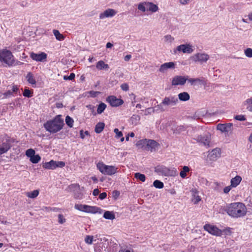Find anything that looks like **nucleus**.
I'll return each mask as SVG.
<instances>
[{"label":"nucleus","mask_w":252,"mask_h":252,"mask_svg":"<svg viewBox=\"0 0 252 252\" xmlns=\"http://www.w3.org/2000/svg\"><path fill=\"white\" fill-rule=\"evenodd\" d=\"M227 214L233 218H238L246 215L247 208L245 204L241 202H235L229 204L224 209Z\"/></svg>","instance_id":"nucleus-1"},{"label":"nucleus","mask_w":252,"mask_h":252,"mask_svg":"<svg viewBox=\"0 0 252 252\" xmlns=\"http://www.w3.org/2000/svg\"><path fill=\"white\" fill-rule=\"evenodd\" d=\"M64 125L61 115L56 116L53 119L49 120L44 124V127L51 133H56L60 131Z\"/></svg>","instance_id":"nucleus-2"},{"label":"nucleus","mask_w":252,"mask_h":252,"mask_svg":"<svg viewBox=\"0 0 252 252\" xmlns=\"http://www.w3.org/2000/svg\"><path fill=\"white\" fill-rule=\"evenodd\" d=\"M155 172L158 175L165 176H175L177 175V170L175 168L169 169L163 165L156 167Z\"/></svg>","instance_id":"nucleus-3"},{"label":"nucleus","mask_w":252,"mask_h":252,"mask_svg":"<svg viewBox=\"0 0 252 252\" xmlns=\"http://www.w3.org/2000/svg\"><path fill=\"white\" fill-rule=\"evenodd\" d=\"M96 166L100 172L105 175H112L117 172L118 168L115 166L107 165L103 162H98Z\"/></svg>","instance_id":"nucleus-4"},{"label":"nucleus","mask_w":252,"mask_h":252,"mask_svg":"<svg viewBox=\"0 0 252 252\" xmlns=\"http://www.w3.org/2000/svg\"><path fill=\"white\" fill-rule=\"evenodd\" d=\"M0 61L5 63L8 66L13 65L14 61L12 53L7 50L0 51Z\"/></svg>","instance_id":"nucleus-5"},{"label":"nucleus","mask_w":252,"mask_h":252,"mask_svg":"<svg viewBox=\"0 0 252 252\" xmlns=\"http://www.w3.org/2000/svg\"><path fill=\"white\" fill-rule=\"evenodd\" d=\"M65 166V162L63 161H56L51 160L49 162H45L43 164L42 167L46 169H55L57 167H63Z\"/></svg>","instance_id":"nucleus-6"},{"label":"nucleus","mask_w":252,"mask_h":252,"mask_svg":"<svg viewBox=\"0 0 252 252\" xmlns=\"http://www.w3.org/2000/svg\"><path fill=\"white\" fill-rule=\"evenodd\" d=\"M106 101L112 107H118L124 103V101L121 98H117L114 95H110L106 98Z\"/></svg>","instance_id":"nucleus-7"},{"label":"nucleus","mask_w":252,"mask_h":252,"mask_svg":"<svg viewBox=\"0 0 252 252\" xmlns=\"http://www.w3.org/2000/svg\"><path fill=\"white\" fill-rule=\"evenodd\" d=\"M198 142L203 144L204 146L209 147V144L211 140V135L208 133L204 135H198L195 138Z\"/></svg>","instance_id":"nucleus-8"},{"label":"nucleus","mask_w":252,"mask_h":252,"mask_svg":"<svg viewBox=\"0 0 252 252\" xmlns=\"http://www.w3.org/2000/svg\"><path fill=\"white\" fill-rule=\"evenodd\" d=\"M204 229L212 235L217 236H221V230L219 229L215 226L206 224L204 226Z\"/></svg>","instance_id":"nucleus-9"},{"label":"nucleus","mask_w":252,"mask_h":252,"mask_svg":"<svg viewBox=\"0 0 252 252\" xmlns=\"http://www.w3.org/2000/svg\"><path fill=\"white\" fill-rule=\"evenodd\" d=\"M178 102V99L176 96L170 95L166 96L162 100V104L166 106H173L176 105Z\"/></svg>","instance_id":"nucleus-10"},{"label":"nucleus","mask_w":252,"mask_h":252,"mask_svg":"<svg viewBox=\"0 0 252 252\" xmlns=\"http://www.w3.org/2000/svg\"><path fill=\"white\" fill-rule=\"evenodd\" d=\"M47 55L44 52H40L37 54L33 52L30 53V57L36 62H43L46 61Z\"/></svg>","instance_id":"nucleus-11"},{"label":"nucleus","mask_w":252,"mask_h":252,"mask_svg":"<svg viewBox=\"0 0 252 252\" xmlns=\"http://www.w3.org/2000/svg\"><path fill=\"white\" fill-rule=\"evenodd\" d=\"M188 80V76L177 75L173 78L172 86L184 85Z\"/></svg>","instance_id":"nucleus-12"},{"label":"nucleus","mask_w":252,"mask_h":252,"mask_svg":"<svg viewBox=\"0 0 252 252\" xmlns=\"http://www.w3.org/2000/svg\"><path fill=\"white\" fill-rule=\"evenodd\" d=\"M192 58L194 62H198L200 63H206L208 60L209 56L205 53H197Z\"/></svg>","instance_id":"nucleus-13"},{"label":"nucleus","mask_w":252,"mask_h":252,"mask_svg":"<svg viewBox=\"0 0 252 252\" xmlns=\"http://www.w3.org/2000/svg\"><path fill=\"white\" fill-rule=\"evenodd\" d=\"M232 123L219 124L217 129L222 132H228L232 130Z\"/></svg>","instance_id":"nucleus-14"},{"label":"nucleus","mask_w":252,"mask_h":252,"mask_svg":"<svg viewBox=\"0 0 252 252\" xmlns=\"http://www.w3.org/2000/svg\"><path fill=\"white\" fill-rule=\"evenodd\" d=\"M146 145V150L150 151L151 152L156 151L159 146L157 142L151 139H147V142Z\"/></svg>","instance_id":"nucleus-15"},{"label":"nucleus","mask_w":252,"mask_h":252,"mask_svg":"<svg viewBox=\"0 0 252 252\" xmlns=\"http://www.w3.org/2000/svg\"><path fill=\"white\" fill-rule=\"evenodd\" d=\"M117 13V11L113 9L108 8L105 10L103 12L101 13L99 17L100 19H103L105 18L112 17L114 16Z\"/></svg>","instance_id":"nucleus-16"},{"label":"nucleus","mask_w":252,"mask_h":252,"mask_svg":"<svg viewBox=\"0 0 252 252\" xmlns=\"http://www.w3.org/2000/svg\"><path fill=\"white\" fill-rule=\"evenodd\" d=\"M177 50L179 52H182L184 53L190 54L193 50L190 44H181L177 47Z\"/></svg>","instance_id":"nucleus-17"},{"label":"nucleus","mask_w":252,"mask_h":252,"mask_svg":"<svg viewBox=\"0 0 252 252\" xmlns=\"http://www.w3.org/2000/svg\"><path fill=\"white\" fill-rule=\"evenodd\" d=\"M220 148H215L210 152L208 155V158L210 160L215 161L220 156Z\"/></svg>","instance_id":"nucleus-18"},{"label":"nucleus","mask_w":252,"mask_h":252,"mask_svg":"<svg viewBox=\"0 0 252 252\" xmlns=\"http://www.w3.org/2000/svg\"><path fill=\"white\" fill-rule=\"evenodd\" d=\"M101 211L102 210L100 208L96 206H91L86 205L83 212L88 213L95 214L98 213L100 214L101 213Z\"/></svg>","instance_id":"nucleus-19"},{"label":"nucleus","mask_w":252,"mask_h":252,"mask_svg":"<svg viewBox=\"0 0 252 252\" xmlns=\"http://www.w3.org/2000/svg\"><path fill=\"white\" fill-rule=\"evenodd\" d=\"M175 68V63L174 62L165 63L161 65L159 69L160 72L164 73L168 69H173Z\"/></svg>","instance_id":"nucleus-20"},{"label":"nucleus","mask_w":252,"mask_h":252,"mask_svg":"<svg viewBox=\"0 0 252 252\" xmlns=\"http://www.w3.org/2000/svg\"><path fill=\"white\" fill-rule=\"evenodd\" d=\"M242 181V178L240 176H236L234 178L231 179L230 183L232 188H235L239 185Z\"/></svg>","instance_id":"nucleus-21"},{"label":"nucleus","mask_w":252,"mask_h":252,"mask_svg":"<svg viewBox=\"0 0 252 252\" xmlns=\"http://www.w3.org/2000/svg\"><path fill=\"white\" fill-rule=\"evenodd\" d=\"M96 67L98 70H108L109 68L108 64L101 60L96 63Z\"/></svg>","instance_id":"nucleus-22"},{"label":"nucleus","mask_w":252,"mask_h":252,"mask_svg":"<svg viewBox=\"0 0 252 252\" xmlns=\"http://www.w3.org/2000/svg\"><path fill=\"white\" fill-rule=\"evenodd\" d=\"M26 78L27 79V80L29 83L32 85H36V81L33 74L32 72H28L26 76Z\"/></svg>","instance_id":"nucleus-23"},{"label":"nucleus","mask_w":252,"mask_h":252,"mask_svg":"<svg viewBox=\"0 0 252 252\" xmlns=\"http://www.w3.org/2000/svg\"><path fill=\"white\" fill-rule=\"evenodd\" d=\"M147 7L148 8L147 10L152 12H156L158 11V7L157 5L154 4L151 2H147Z\"/></svg>","instance_id":"nucleus-24"},{"label":"nucleus","mask_w":252,"mask_h":252,"mask_svg":"<svg viewBox=\"0 0 252 252\" xmlns=\"http://www.w3.org/2000/svg\"><path fill=\"white\" fill-rule=\"evenodd\" d=\"M104 126L105 124L104 123L99 122L95 125L94 131L96 133H100L103 131Z\"/></svg>","instance_id":"nucleus-25"},{"label":"nucleus","mask_w":252,"mask_h":252,"mask_svg":"<svg viewBox=\"0 0 252 252\" xmlns=\"http://www.w3.org/2000/svg\"><path fill=\"white\" fill-rule=\"evenodd\" d=\"M179 99L181 101H186L189 99V94L187 92L180 93L178 94Z\"/></svg>","instance_id":"nucleus-26"},{"label":"nucleus","mask_w":252,"mask_h":252,"mask_svg":"<svg viewBox=\"0 0 252 252\" xmlns=\"http://www.w3.org/2000/svg\"><path fill=\"white\" fill-rule=\"evenodd\" d=\"M147 142V139H144L140 140H139L136 143V146L139 148H141L143 150H146V144Z\"/></svg>","instance_id":"nucleus-27"},{"label":"nucleus","mask_w":252,"mask_h":252,"mask_svg":"<svg viewBox=\"0 0 252 252\" xmlns=\"http://www.w3.org/2000/svg\"><path fill=\"white\" fill-rule=\"evenodd\" d=\"M103 217L105 219L112 220L115 218V216L112 212L107 211L104 212Z\"/></svg>","instance_id":"nucleus-28"},{"label":"nucleus","mask_w":252,"mask_h":252,"mask_svg":"<svg viewBox=\"0 0 252 252\" xmlns=\"http://www.w3.org/2000/svg\"><path fill=\"white\" fill-rule=\"evenodd\" d=\"M53 32L54 35L55 36L57 40H58L59 41H62V40H64V36L63 34H61L58 30H54L53 31Z\"/></svg>","instance_id":"nucleus-29"},{"label":"nucleus","mask_w":252,"mask_h":252,"mask_svg":"<svg viewBox=\"0 0 252 252\" xmlns=\"http://www.w3.org/2000/svg\"><path fill=\"white\" fill-rule=\"evenodd\" d=\"M27 196L31 198H34L39 194V190L37 189L34 190L32 192H27L26 193Z\"/></svg>","instance_id":"nucleus-30"},{"label":"nucleus","mask_w":252,"mask_h":252,"mask_svg":"<svg viewBox=\"0 0 252 252\" xmlns=\"http://www.w3.org/2000/svg\"><path fill=\"white\" fill-rule=\"evenodd\" d=\"M134 177L139 181L144 182L146 180V176L144 174H141L139 172H137L134 174Z\"/></svg>","instance_id":"nucleus-31"},{"label":"nucleus","mask_w":252,"mask_h":252,"mask_svg":"<svg viewBox=\"0 0 252 252\" xmlns=\"http://www.w3.org/2000/svg\"><path fill=\"white\" fill-rule=\"evenodd\" d=\"M0 145L3 148V149L5 150L6 153L10 149L11 147L9 140H6L5 142H3Z\"/></svg>","instance_id":"nucleus-32"},{"label":"nucleus","mask_w":252,"mask_h":252,"mask_svg":"<svg viewBox=\"0 0 252 252\" xmlns=\"http://www.w3.org/2000/svg\"><path fill=\"white\" fill-rule=\"evenodd\" d=\"M189 171V168L188 166H184L183 167L182 170L180 173V176L183 178H185L187 176L186 173Z\"/></svg>","instance_id":"nucleus-33"},{"label":"nucleus","mask_w":252,"mask_h":252,"mask_svg":"<svg viewBox=\"0 0 252 252\" xmlns=\"http://www.w3.org/2000/svg\"><path fill=\"white\" fill-rule=\"evenodd\" d=\"M245 104L247 105V109L249 111L252 112V97L247 99L245 101Z\"/></svg>","instance_id":"nucleus-34"},{"label":"nucleus","mask_w":252,"mask_h":252,"mask_svg":"<svg viewBox=\"0 0 252 252\" xmlns=\"http://www.w3.org/2000/svg\"><path fill=\"white\" fill-rule=\"evenodd\" d=\"M106 105L103 103L101 102L98 105L97 109V113L98 114H101L106 108Z\"/></svg>","instance_id":"nucleus-35"},{"label":"nucleus","mask_w":252,"mask_h":252,"mask_svg":"<svg viewBox=\"0 0 252 252\" xmlns=\"http://www.w3.org/2000/svg\"><path fill=\"white\" fill-rule=\"evenodd\" d=\"M153 186L156 188L159 189H162L164 187L163 183L161 181L158 180H156L154 182Z\"/></svg>","instance_id":"nucleus-36"},{"label":"nucleus","mask_w":252,"mask_h":252,"mask_svg":"<svg viewBox=\"0 0 252 252\" xmlns=\"http://www.w3.org/2000/svg\"><path fill=\"white\" fill-rule=\"evenodd\" d=\"M140 120V117L139 115H133L131 117L130 120L132 124L137 125Z\"/></svg>","instance_id":"nucleus-37"},{"label":"nucleus","mask_w":252,"mask_h":252,"mask_svg":"<svg viewBox=\"0 0 252 252\" xmlns=\"http://www.w3.org/2000/svg\"><path fill=\"white\" fill-rule=\"evenodd\" d=\"M66 124L69 127H72L74 123L73 119L69 116H67L65 118Z\"/></svg>","instance_id":"nucleus-38"},{"label":"nucleus","mask_w":252,"mask_h":252,"mask_svg":"<svg viewBox=\"0 0 252 252\" xmlns=\"http://www.w3.org/2000/svg\"><path fill=\"white\" fill-rule=\"evenodd\" d=\"M41 159V158L39 155H34L31 158L30 161L33 163H37Z\"/></svg>","instance_id":"nucleus-39"},{"label":"nucleus","mask_w":252,"mask_h":252,"mask_svg":"<svg viewBox=\"0 0 252 252\" xmlns=\"http://www.w3.org/2000/svg\"><path fill=\"white\" fill-rule=\"evenodd\" d=\"M147 2H140L138 5V9L139 10L143 12H144L146 11V7H147Z\"/></svg>","instance_id":"nucleus-40"},{"label":"nucleus","mask_w":252,"mask_h":252,"mask_svg":"<svg viewBox=\"0 0 252 252\" xmlns=\"http://www.w3.org/2000/svg\"><path fill=\"white\" fill-rule=\"evenodd\" d=\"M33 92L29 89H25L23 94L24 96L30 98L32 96Z\"/></svg>","instance_id":"nucleus-41"},{"label":"nucleus","mask_w":252,"mask_h":252,"mask_svg":"<svg viewBox=\"0 0 252 252\" xmlns=\"http://www.w3.org/2000/svg\"><path fill=\"white\" fill-rule=\"evenodd\" d=\"M164 42L168 43H171L174 40V38L171 35H166L164 36Z\"/></svg>","instance_id":"nucleus-42"},{"label":"nucleus","mask_w":252,"mask_h":252,"mask_svg":"<svg viewBox=\"0 0 252 252\" xmlns=\"http://www.w3.org/2000/svg\"><path fill=\"white\" fill-rule=\"evenodd\" d=\"M221 236L224 235H230L232 233L231 228L229 227L221 230Z\"/></svg>","instance_id":"nucleus-43"},{"label":"nucleus","mask_w":252,"mask_h":252,"mask_svg":"<svg viewBox=\"0 0 252 252\" xmlns=\"http://www.w3.org/2000/svg\"><path fill=\"white\" fill-rule=\"evenodd\" d=\"M35 154V151L32 149H28L26 152V155L30 158Z\"/></svg>","instance_id":"nucleus-44"},{"label":"nucleus","mask_w":252,"mask_h":252,"mask_svg":"<svg viewBox=\"0 0 252 252\" xmlns=\"http://www.w3.org/2000/svg\"><path fill=\"white\" fill-rule=\"evenodd\" d=\"M245 55L248 58H252V49L248 48L244 50Z\"/></svg>","instance_id":"nucleus-45"},{"label":"nucleus","mask_w":252,"mask_h":252,"mask_svg":"<svg viewBox=\"0 0 252 252\" xmlns=\"http://www.w3.org/2000/svg\"><path fill=\"white\" fill-rule=\"evenodd\" d=\"M85 206H86V205H83V204H75L74 205V208L76 210L80 211L83 212Z\"/></svg>","instance_id":"nucleus-46"},{"label":"nucleus","mask_w":252,"mask_h":252,"mask_svg":"<svg viewBox=\"0 0 252 252\" xmlns=\"http://www.w3.org/2000/svg\"><path fill=\"white\" fill-rule=\"evenodd\" d=\"M93 241V236L87 235L85 237V242L88 244H92Z\"/></svg>","instance_id":"nucleus-47"},{"label":"nucleus","mask_w":252,"mask_h":252,"mask_svg":"<svg viewBox=\"0 0 252 252\" xmlns=\"http://www.w3.org/2000/svg\"><path fill=\"white\" fill-rule=\"evenodd\" d=\"M234 119L240 121H244L246 120L245 116L243 115H236L234 117Z\"/></svg>","instance_id":"nucleus-48"},{"label":"nucleus","mask_w":252,"mask_h":252,"mask_svg":"<svg viewBox=\"0 0 252 252\" xmlns=\"http://www.w3.org/2000/svg\"><path fill=\"white\" fill-rule=\"evenodd\" d=\"M114 132L116 133V137L117 138H120L123 136V133L119 131L118 128H115L114 130Z\"/></svg>","instance_id":"nucleus-49"},{"label":"nucleus","mask_w":252,"mask_h":252,"mask_svg":"<svg viewBox=\"0 0 252 252\" xmlns=\"http://www.w3.org/2000/svg\"><path fill=\"white\" fill-rule=\"evenodd\" d=\"M75 78V74L73 73H71L69 76H64L63 79L65 80H72Z\"/></svg>","instance_id":"nucleus-50"},{"label":"nucleus","mask_w":252,"mask_h":252,"mask_svg":"<svg viewBox=\"0 0 252 252\" xmlns=\"http://www.w3.org/2000/svg\"><path fill=\"white\" fill-rule=\"evenodd\" d=\"M200 200L201 198L199 195H196V193L193 195V201L194 204H197L200 201Z\"/></svg>","instance_id":"nucleus-51"},{"label":"nucleus","mask_w":252,"mask_h":252,"mask_svg":"<svg viewBox=\"0 0 252 252\" xmlns=\"http://www.w3.org/2000/svg\"><path fill=\"white\" fill-rule=\"evenodd\" d=\"M58 222L61 224H63L65 222V219L63 218L62 214H59L58 215Z\"/></svg>","instance_id":"nucleus-52"},{"label":"nucleus","mask_w":252,"mask_h":252,"mask_svg":"<svg viewBox=\"0 0 252 252\" xmlns=\"http://www.w3.org/2000/svg\"><path fill=\"white\" fill-rule=\"evenodd\" d=\"M195 83L203 85L206 84V82L204 80L201 79L199 78H195Z\"/></svg>","instance_id":"nucleus-53"},{"label":"nucleus","mask_w":252,"mask_h":252,"mask_svg":"<svg viewBox=\"0 0 252 252\" xmlns=\"http://www.w3.org/2000/svg\"><path fill=\"white\" fill-rule=\"evenodd\" d=\"M163 106L164 105L162 104V102L159 104L156 107L157 108V110H160L162 112L164 111L165 109L164 108Z\"/></svg>","instance_id":"nucleus-54"},{"label":"nucleus","mask_w":252,"mask_h":252,"mask_svg":"<svg viewBox=\"0 0 252 252\" xmlns=\"http://www.w3.org/2000/svg\"><path fill=\"white\" fill-rule=\"evenodd\" d=\"M121 88L122 90H123V91H127L129 89V86H128V84L126 83L122 84L121 85Z\"/></svg>","instance_id":"nucleus-55"},{"label":"nucleus","mask_w":252,"mask_h":252,"mask_svg":"<svg viewBox=\"0 0 252 252\" xmlns=\"http://www.w3.org/2000/svg\"><path fill=\"white\" fill-rule=\"evenodd\" d=\"M86 107L89 109L92 112V113L93 114H95V113L94 112V108L95 107L91 104H89L86 105Z\"/></svg>","instance_id":"nucleus-56"},{"label":"nucleus","mask_w":252,"mask_h":252,"mask_svg":"<svg viewBox=\"0 0 252 252\" xmlns=\"http://www.w3.org/2000/svg\"><path fill=\"white\" fill-rule=\"evenodd\" d=\"M154 112V110L153 109V108H151V107H149V108H147L145 110V115H147L150 114L151 113H152V112Z\"/></svg>","instance_id":"nucleus-57"},{"label":"nucleus","mask_w":252,"mask_h":252,"mask_svg":"<svg viewBox=\"0 0 252 252\" xmlns=\"http://www.w3.org/2000/svg\"><path fill=\"white\" fill-rule=\"evenodd\" d=\"M90 95H91V96L92 97H96L97 95H98L99 94H100V92H95V91H90L89 92Z\"/></svg>","instance_id":"nucleus-58"},{"label":"nucleus","mask_w":252,"mask_h":252,"mask_svg":"<svg viewBox=\"0 0 252 252\" xmlns=\"http://www.w3.org/2000/svg\"><path fill=\"white\" fill-rule=\"evenodd\" d=\"M3 95L4 97H8L12 95V92L10 90H8L7 92L3 93Z\"/></svg>","instance_id":"nucleus-59"},{"label":"nucleus","mask_w":252,"mask_h":252,"mask_svg":"<svg viewBox=\"0 0 252 252\" xmlns=\"http://www.w3.org/2000/svg\"><path fill=\"white\" fill-rule=\"evenodd\" d=\"M107 197V193L105 192H102L99 194V198L101 200H103L106 198Z\"/></svg>","instance_id":"nucleus-60"},{"label":"nucleus","mask_w":252,"mask_h":252,"mask_svg":"<svg viewBox=\"0 0 252 252\" xmlns=\"http://www.w3.org/2000/svg\"><path fill=\"white\" fill-rule=\"evenodd\" d=\"M232 187L230 186L226 187L223 189V192L224 193H228L231 190Z\"/></svg>","instance_id":"nucleus-61"},{"label":"nucleus","mask_w":252,"mask_h":252,"mask_svg":"<svg viewBox=\"0 0 252 252\" xmlns=\"http://www.w3.org/2000/svg\"><path fill=\"white\" fill-rule=\"evenodd\" d=\"M120 195V192L117 190H114L113 192V196L114 198H117Z\"/></svg>","instance_id":"nucleus-62"},{"label":"nucleus","mask_w":252,"mask_h":252,"mask_svg":"<svg viewBox=\"0 0 252 252\" xmlns=\"http://www.w3.org/2000/svg\"><path fill=\"white\" fill-rule=\"evenodd\" d=\"M74 198L75 199H80L82 198V195L80 193H75Z\"/></svg>","instance_id":"nucleus-63"},{"label":"nucleus","mask_w":252,"mask_h":252,"mask_svg":"<svg viewBox=\"0 0 252 252\" xmlns=\"http://www.w3.org/2000/svg\"><path fill=\"white\" fill-rule=\"evenodd\" d=\"M99 193V190L98 189H95L93 190V194L94 196H96V195H98Z\"/></svg>","instance_id":"nucleus-64"}]
</instances>
